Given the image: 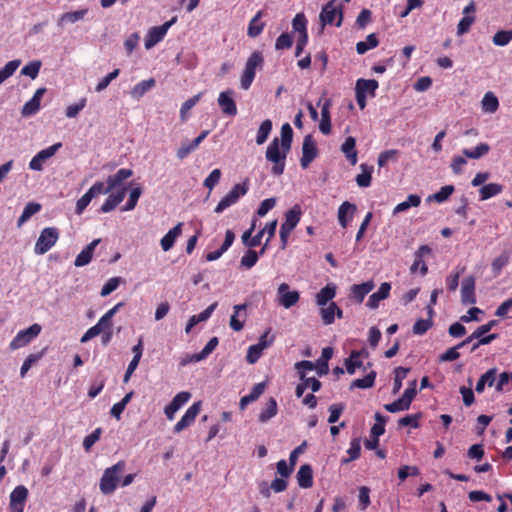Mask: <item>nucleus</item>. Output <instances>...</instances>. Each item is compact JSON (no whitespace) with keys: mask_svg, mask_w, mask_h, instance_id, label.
<instances>
[{"mask_svg":"<svg viewBox=\"0 0 512 512\" xmlns=\"http://www.w3.org/2000/svg\"><path fill=\"white\" fill-rule=\"evenodd\" d=\"M182 233V223H178L175 227L170 229L161 239L160 244L163 251H169L173 246L178 236Z\"/></svg>","mask_w":512,"mask_h":512,"instance_id":"obj_32","label":"nucleus"},{"mask_svg":"<svg viewBox=\"0 0 512 512\" xmlns=\"http://www.w3.org/2000/svg\"><path fill=\"white\" fill-rule=\"evenodd\" d=\"M271 130H272V121L270 119L264 120L258 129L257 136H256V143L258 145L263 144L267 140Z\"/></svg>","mask_w":512,"mask_h":512,"instance_id":"obj_56","label":"nucleus"},{"mask_svg":"<svg viewBox=\"0 0 512 512\" xmlns=\"http://www.w3.org/2000/svg\"><path fill=\"white\" fill-rule=\"evenodd\" d=\"M217 305H218V303L214 302L211 305H209L205 310H203L201 313L191 316L190 319L188 320L186 327H185L186 333H189L192 330V328L195 325H197L198 323L209 319L210 316L212 315V313L214 312V310L216 309Z\"/></svg>","mask_w":512,"mask_h":512,"instance_id":"obj_28","label":"nucleus"},{"mask_svg":"<svg viewBox=\"0 0 512 512\" xmlns=\"http://www.w3.org/2000/svg\"><path fill=\"white\" fill-rule=\"evenodd\" d=\"M218 343H219L218 338L212 337L199 353H195L193 355L188 356L186 359H183L181 361V364L186 365L190 362H200V361L206 359L215 350Z\"/></svg>","mask_w":512,"mask_h":512,"instance_id":"obj_19","label":"nucleus"},{"mask_svg":"<svg viewBox=\"0 0 512 512\" xmlns=\"http://www.w3.org/2000/svg\"><path fill=\"white\" fill-rule=\"evenodd\" d=\"M421 203V198L417 194H410L407 199L395 206L393 214H398L410 209L411 207H418Z\"/></svg>","mask_w":512,"mask_h":512,"instance_id":"obj_45","label":"nucleus"},{"mask_svg":"<svg viewBox=\"0 0 512 512\" xmlns=\"http://www.w3.org/2000/svg\"><path fill=\"white\" fill-rule=\"evenodd\" d=\"M263 61V56L258 51H255L250 55L245 64V69L241 75L240 82L242 89L247 90L250 88L256 75V69L262 67Z\"/></svg>","mask_w":512,"mask_h":512,"instance_id":"obj_4","label":"nucleus"},{"mask_svg":"<svg viewBox=\"0 0 512 512\" xmlns=\"http://www.w3.org/2000/svg\"><path fill=\"white\" fill-rule=\"evenodd\" d=\"M356 212V205L348 201L343 202L338 208V221L342 228H346L353 219Z\"/></svg>","mask_w":512,"mask_h":512,"instance_id":"obj_23","label":"nucleus"},{"mask_svg":"<svg viewBox=\"0 0 512 512\" xmlns=\"http://www.w3.org/2000/svg\"><path fill=\"white\" fill-rule=\"evenodd\" d=\"M279 303L284 308L288 309L294 306L300 298L298 291H289V286L286 283H282L278 287Z\"/></svg>","mask_w":512,"mask_h":512,"instance_id":"obj_16","label":"nucleus"},{"mask_svg":"<svg viewBox=\"0 0 512 512\" xmlns=\"http://www.w3.org/2000/svg\"><path fill=\"white\" fill-rule=\"evenodd\" d=\"M45 91H46L45 88H38L35 91L33 97L28 102H26L22 108L21 113L23 116H30L39 111L40 101H41V98L44 95Z\"/></svg>","mask_w":512,"mask_h":512,"instance_id":"obj_22","label":"nucleus"},{"mask_svg":"<svg viewBox=\"0 0 512 512\" xmlns=\"http://www.w3.org/2000/svg\"><path fill=\"white\" fill-rule=\"evenodd\" d=\"M191 398V393L187 391L179 392L172 401L165 407L164 413L168 420H173L175 413L184 406Z\"/></svg>","mask_w":512,"mask_h":512,"instance_id":"obj_14","label":"nucleus"},{"mask_svg":"<svg viewBox=\"0 0 512 512\" xmlns=\"http://www.w3.org/2000/svg\"><path fill=\"white\" fill-rule=\"evenodd\" d=\"M335 309H337V304L335 302H330L328 306H321L319 313L323 324L331 325L332 323H334Z\"/></svg>","mask_w":512,"mask_h":512,"instance_id":"obj_47","label":"nucleus"},{"mask_svg":"<svg viewBox=\"0 0 512 512\" xmlns=\"http://www.w3.org/2000/svg\"><path fill=\"white\" fill-rule=\"evenodd\" d=\"M249 190V180L246 179L242 183H238L219 201L214 211L222 213L225 209L237 203L240 197L244 196Z\"/></svg>","mask_w":512,"mask_h":512,"instance_id":"obj_3","label":"nucleus"},{"mask_svg":"<svg viewBox=\"0 0 512 512\" xmlns=\"http://www.w3.org/2000/svg\"><path fill=\"white\" fill-rule=\"evenodd\" d=\"M202 403L201 401L193 403L185 412V414L181 417V419L175 424L173 430L175 433H180L185 428L192 425L201 411Z\"/></svg>","mask_w":512,"mask_h":512,"instance_id":"obj_11","label":"nucleus"},{"mask_svg":"<svg viewBox=\"0 0 512 512\" xmlns=\"http://www.w3.org/2000/svg\"><path fill=\"white\" fill-rule=\"evenodd\" d=\"M255 229V221L252 223L251 227L246 230L242 235L243 244L249 248H254L260 245L261 239L264 235V231H259L255 236H252V233Z\"/></svg>","mask_w":512,"mask_h":512,"instance_id":"obj_36","label":"nucleus"},{"mask_svg":"<svg viewBox=\"0 0 512 512\" xmlns=\"http://www.w3.org/2000/svg\"><path fill=\"white\" fill-rule=\"evenodd\" d=\"M390 290H391L390 283L383 282L380 285L378 291L370 295V297H369V299L367 301V304H366L367 307H369L370 309L378 308L379 302L381 300H384V299L389 297Z\"/></svg>","mask_w":512,"mask_h":512,"instance_id":"obj_24","label":"nucleus"},{"mask_svg":"<svg viewBox=\"0 0 512 512\" xmlns=\"http://www.w3.org/2000/svg\"><path fill=\"white\" fill-rule=\"evenodd\" d=\"M410 368L405 367H397L394 370L395 378H394V384H393V394H396L400 391L402 388V380L407 377V374L409 373Z\"/></svg>","mask_w":512,"mask_h":512,"instance_id":"obj_58","label":"nucleus"},{"mask_svg":"<svg viewBox=\"0 0 512 512\" xmlns=\"http://www.w3.org/2000/svg\"><path fill=\"white\" fill-rule=\"evenodd\" d=\"M378 88V82L375 79H358L356 82L355 92H361V94H369L372 97L375 96V91Z\"/></svg>","mask_w":512,"mask_h":512,"instance_id":"obj_37","label":"nucleus"},{"mask_svg":"<svg viewBox=\"0 0 512 512\" xmlns=\"http://www.w3.org/2000/svg\"><path fill=\"white\" fill-rule=\"evenodd\" d=\"M336 296V285L328 283L323 287L315 296V301L318 306H325L328 302Z\"/></svg>","mask_w":512,"mask_h":512,"instance_id":"obj_30","label":"nucleus"},{"mask_svg":"<svg viewBox=\"0 0 512 512\" xmlns=\"http://www.w3.org/2000/svg\"><path fill=\"white\" fill-rule=\"evenodd\" d=\"M433 325V322L431 319H418L413 327L412 331L415 335H423L425 334Z\"/></svg>","mask_w":512,"mask_h":512,"instance_id":"obj_63","label":"nucleus"},{"mask_svg":"<svg viewBox=\"0 0 512 512\" xmlns=\"http://www.w3.org/2000/svg\"><path fill=\"white\" fill-rule=\"evenodd\" d=\"M375 379H376V372L371 371L363 378L355 379L351 383V388H361V389L370 388L374 385Z\"/></svg>","mask_w":512,"mask_h":512,"instance_id":"obj_54","label":"nucleus"},{"mask_svg":"<svg viewBox=\"0 0 512 512\" xmlns=\"http://www.w3.org/2000/svg\"><path fill=\"white\" fill-rule=\"evenodd\" d=\"M337 0H330L328 3H326L319 15V19L321 21L322 27L326 25H332L334 23V20L338 16V20L335 23L336 27H340L343 20V12L341 8H337L335 5V2Z\"/></svg>","mask_w":512,"mask_h":512,"instance_id":"obj_7","label":"nucleus"},{"mask_svg":"<svg viewBox=\"0 0 512 512\" xmlns=\"http://www.w3.org/2000/svg\"><path fill=\"white\" fill-rule=\"evenodd\" d=\"M208 134V130L202 131L200 135L197 136L192 142L182 143L179 149L177 150L178 159L183 160L186 157H188V155L203 142V140L207 137Z\"/></svg>","mask_w":512,"mask_h":512,"instance_id":"obj_21","label":"nucleus"},{"mask_svg":"<svg viewBox=\"0 0 512 512\" xmlns=\"http://www.w3.org/2000/svg\"><path fill=\"white\" fill-rule=\"evenodd\" d=\"M297 482L301 488L307 489L313 485V471L310 465H301L297 472Z\"/></svg>","mask_w":512,"mask_h":512,"instance_id":"obj_31","label":"nucleus"},{"mask_svg":"<svg viewBox=\"0 0 512 512\" xmlns=\"http://www.w3.org/2000/svg\"><path fill=\"white\" fill-rule=\"evenodd\" d=\"M375 288V283L373 280H369L363 282L361 284H354L350 288V299L354 300L356 303L360 304L364 301V298L368 293H370Z\"/></svg>","mask_w":512,"mask_h":512,"instance_id":"obj_17","label":"nucleus"},{"mask_svg":"<svg viewBox=\"0 0 512 512\" xmlns=\"http://www.w3.org/2000/svg\"><path fill=\"white\" fill-rule=\"evenodd\" d=\"M278 411L277 402L273 397H270L265 404V408L259 414L258 420L261 423L269 421L271 418L276 416Z\"/></svg>","mask_w":512,"mask_h":512,"instance_id":"obj_40","label":"nucleus"},{"mask_svg":"<svg viewBox=\"0 0 512 512\" xmlns=\"http://www.w3.org/2000/svg\"><path fill=\"white\" fill-rule=\"evenodd\" d=\"M361 352L352 351L350 356L345 360L346 370L350 375H353L356 368L362 367V361L360 360Z\"/></svg>","mask_w":512,"mask_h":512,"instance_id":"obj_49","label":"nucleus"},{"mask_svg":"<svg viewBox=\"0 0 512 512\" xmlns=\"http://www.w3.org/2000/svg\"><path fill=\"white\" fill-rule=\"evenodd\" d=\"M126 188L121 187L116 193H111L104 203L102 204L100 211L102 213H109L114 210L125 198Z\"/></svg>","mask_w":512,"mask_h":512,"instance_id":"obj_20","label":"nucleus"},{"mask_svg":"<svg viewBox=\"0 0 512 512\" xmlns=\"http://www.w3.org/2000/svg\"><path fill=\"white\" fill-rule=\"evenodd\" d=\"M61 147L62 143L58 142L39 151L29 162V168L33 171H41L43 169V163L53 157Z\"/></svg>","mask_w":512,"mask_h":512,"instance_id":"obj_9","label":"nucleus"},{"mask_svg":"<svg viewBox=\"0 0 512 512\" xmlns=\"http://www.w3.org/2000/svg\"><path fill=\"white\" fill-rule=\"evenodd\" d=\"M430 253H431V248L427 245H422L416 250V252L414 254V257H415L414 262L410 267L411 273H416L417 270L419 269L420 274L422 276L427 274L428 267H427L426 263L424 262L423 257Z\"/></svg>","mask_w":512,"mask_h":512,"instance_id":"obj_18","label":"nucleus"},{"mask_svg":"<svg viewBox=\"0 0 512 512\" xmlns=\"http://www.w3.org/2000/svg\"><path fill=\"white\" fill-rule=\"evenodd\" d=\"M133 175V171L127 168L119 169L115 174L108 176L107 183L111 190L121 186V184Z\"/></svg>","mask_w":512,"mask_h":512,"instance_id":"obj_33","label":"nucleus"},{"mask_svg":"<svg viewBox=\"0 0 512 512\" xmlns=\"http://www.w3.org/2000/svg\"><path fill=\"white\" fill-rule=\"evenodd\" d=\"M379 44L377 36L372 33L366 37L365 41H360L356 44V51L358 54H365L368 50L377 47Z\"/></svg>","mask_w":512,"mask_h":512,"instance_id":"obj_48","label":"nucleus"},{"mask_svg":"<svg viewBox=\"0 0 512 512\" xmlns=\"http://www.w3.org/2000/svg\"><path fill=\"white\" fill-rule=\"evenodd\" d=\"M233 96V90H226L219 94L218 105L222 113L226 116L234 117L235 115H237V105Z\"/></svg>","mask_w":512,"mask_h":512,"instance_id":"obj_13","label":"nucleus"},{"mask_svg":"<svg viewBox=\"0 0 512 512\" xmlns=\"http://www.w3.org/2000/svg\"><path fill=\"white\" fill-rule=\"evenodd\" d=\"M347 453H348L349 457L348 458H342L341 459V463L342 464L349 463L350 461L356 460V459H358L360 457L361 443H360V439L359 438H354V439L351 440L350 447L347 450Z\"/></svg>","mask_w":512,"mask_h":512,"instance_id":"obj_51","label":"nucleus"},{"mask_svg":"<svg viewBox=\"0 0 512 512\" xmlns=\"http://www.w3.org/2000/svg\"><path fill=\"white\" fill-rule=\"evenodd\" d=\"M318 149L312 135L308 134L304 137L302 144V157L300 164L302 168H307L310 163L317 157Z\"/></svg>","mask_w":512,"mask_h":512,"instance_id":"obj_10","label":"nucleus"},{"mask_svg":"<svg viewBox=\"0 0 512 512\" xmlns=\"http://www.w3.org/2000/svg\"><path fill=\"white\" fill-rule=\"evenodd\" d=\"M490 151V146L487 143H479L473 149H463L462 153L469 159H480L483 156L487 155Z\"/></svg>","mask_w":512,"mask_h":512,"instance_id":"obj_42","label":"nucleus"},{"mask_svg":"<svg viewBox=\"0 0 512 512\" xmlns=\"http://www.w3.org/2000/svg\"><path fill=\"white\" fill-rule=\"evenodd\" d=\"M125 468V461L120 460L113 466L108 467L104 470L99 483L100 491L104 495H110L116 490L120 477L124 473Z\"/></svg>","mask_w":512,"mask_h":512,"instance_id":"obj_2","label":"nucleus"},{"mask_svg":"<svg viewBox=\"0 0 512 512\" xmlns=\"http://www.w3.org/2000/svg\"><path fill=\"white\" fill-rule=\"evenodd\" d=\"M461 301L464 305L475 304V278L474 276H468L462 281L461 285Z\"/></svg>","mask_w":512,"mask_h":512,"instance_id":"obj_15","label":"nucleus"},{"mask_svg":"<svg viewBox=\"0 0 512 512\" xmlns=\"http://www.w3.org/2000/svg\"><path fill=\"white\" fill-rule=\"evenodd\" d=\"M475 20L476 17L474 15H463L457 25V34L464 35L468 33Z\"/></svg>","mask_w":512,"mask_h":512,"instance_id":"obj_59","label":"nucleus"},{"mask_svg":"<svg viewBox=\"0 0 512 512\" xmlns=\"http://www.w3.org/2000/svg\"><path fill=\"white\" fill-rule=\"evenodd\" d=\"M259 254L255 250L249 249L241 258V265L246 269L252 268L258 261Z\"/></svg>","mask_w":512,"mask_h":512,"instance_id":"obj_61","label":"nucleus"},{"mask_svg":"<svg viewBox=\"0 0 512 512\" xmlns=\"http://www.w3.org/2000/svg\"><path fill=\"white\" fill-rule=\"evenodd\" d=\"M496 368H491L488 371H486L481 377L479 378L475 390L477 393H482L485 389V385L487 384L489 387H491L496 379Z\"/></svg>","mask_w":512,"mask_h":512,"instance_id":"obj_41","label":"nucleus"},{"mask_svg":"<svg viewBox=\"0 0 512 512\" xmlns=\"http://www.w3.org/2000/svg\"><path fill=\"white\" fill-rule=\"evenodd\" d=\"M302 215V209L299 204H295L291 209L285 213V221L281 224V227L289 229L291 231L298 225Z\"/></svg>","mask_w":512,"mask_h":512,"instance_id":"obj_25","label":"nucleus"},{"mask_svg":"<svg viewBox=\"0 0 512 512\" xmlns=\"http://www.w3.org/2000/svg\"><path fill=\"white\" fill-rule=\"evenodd\" d=\"M177 21V17H172L169 21H166L164 24L160 26H154L149 31L145 38L144 45L146 49H151L157 43L163 40L165 35L167 34L168 29L175 24Z\"/></svg>","mask_w":512,"mask_h":512,"instance_id":"obj_8","label":"nucleus"},{"mask_svg":"<svg viewBox=\"0 0 512 512\" xmlns=\"http://www.w3.org/2000/svg\"><path fill=\"white\" fill-rule=\"evenodd\" d=\"M386 411L390 413H396L399 411H405L410 408V404H408L402 397L393 401L392 403H388L384 405Z\"/></svg>","mask_w":512,"mask_h":512,"instance_id":"obj_62","label":"nucleus"},{"mask_svg":"<svg viewBox=\"0 0 512 512\" xmlns=\"http://www.w3.org/2000/svg\"><path fill=\"white\" fill-rule=\"evenodd\" d=\"M27 497L28 489L25 486L19 485L15 487L10 494L9 511L23 512Z\"/></svg>","mask_w":512,"mask_h":512,"instance_id":"obj_12","label":"nucleus"},{"mask_svg":"<svg viewBox=\"0 0 512 512\" xmlns=\"http://www.w3.org/2000/svg\"><path fill=\"white\" fill-rule=\"evenodd\" d=\"M43 356V351L39 353H33L27 356V358L24 360L21 369H20V376L23 378L26 376L27 372L31 369V367L37 363Z\"/></svg>","mask_w":512,"mask_h":512,"instance_id":"obj_57","label":"nucleus"},{"mask_svg":"<svg viewBox=\"0 0 512 512\" xmlns=\"http://www.w3.org/2000/svg\"><path fill=\"white\" fill-rule=\"evenodd\" d=\"M123 303L116 304L113 308L108 310L98 321V326L103 328V331L110 330L112 326V318L117 313Z\"/></svg>","mask_w":512,"mask_h":512,"instance_id":"obj_53","label":"nucleus"},{"mask_svg":"<svg viewBox=\"0 0 512 512\" xmlns=\"http://www.w3.org/2000/svg\"><path fill=\"white\" fill-rule=\"evenodd\" d=\"M502 190L503 186L498 183L486 184L479 189L480 200L484 201L490 199L501 193Z\"/></svg>","mask_w":512,"mask_h":512,"instance_id":"obj_43","label":"nucleus"},{"mask_svg":"<svg viewBox=\"0 0 512 512\" xmlns=\"http://www.w3.org/2000/svg\"><path fill=\"white\" fill-rule=\"evenodd\" d=\"M59 230L56 227L44 228L34 246V253L36 255H43L48 252L59 239Z\"/></svg>","mask_w":512,"mask_h":512,"instance_id":"obj_5","label":"nucleus"},{"mask_svg":"<svg viewBox=\"0 0 512 512\" xmlns=\"http://www.w3.org/2000/svg\"><path fill=\"white\" fill-rule=\"evenodd\" d=\"M42 206L36 202H29L25 207L18 218L17 225L20 227L26 221H28L34 214L38 213L41 210Z\"/></svg>","mask_w":512,"mask_h":512,"instance_id":"obj_46","label":"nucleus"},{"mask_svg":"<svg viewBox=\"0 0 512 512\" xmlns=\"http://www.w3.org/2000/svg\"><path fill=\"white\" fill-rule=\"evenodd\" d=\"M263 16V11H258L256 15L250 20L248 24L247 34L251 38L258 37L265 28V23L260 19Z\"/></svg>","mask_w":512,"mask_h":512,"instance_id":"obj_35","label":"nucleus"},{"mask_svg":"<svg viewBox=\"0 0 512 512\" xmlns=\"http://www.w3.org/2000/svg\"><path fill=\"white\" fill-rule=\"evenodd\" d=\"M362 172L356 176V182L360 187H369L372 179L373 168L366 164H361Z\"/></svg>","mask_w":512,"mask_h":512,"instance_id":"obj_52","label":"nucleus"},{"mask_svg":"<svg viewBox=\"0 0 512 512\" xmlns=\"http://www.w3.org/2000/svg\"><path fill=\"white\" fill-rule=\"evenodd\" d=\"M319 129L324 135H328L331 132L330 103L327 100L324 102L321 109Z\"/></svg>","mask_w":512,"mask_h":512,"instance_id":"obj_39","label":"nucleus"},{"mask_svg":"<svg viewBox=\"0 0 512 512\" xmlns=\"http://www.w3.org/2000/svg\"><path fill=\"white\" fill-rule=\"evenodd\" d=\"M512 40V30H500L493 36L496 46H506Z\"/></svg>","mask_w":512,"mask_h":512,"instance_id":"obj_60","label":"nucleus"},{"mask_svg":"<svg viewBox=\"0 0 512 512\" xmlns=\"http://www.w3.org/2000/svg\"><path fill=\"white\" fill-rule=\"evenodd\" d=\"M21 61L19 59L9 61L6 65L0 69V84H2L6 79L12 76L15 71L20 66Z\"/></svg>","mask_w":512,"mask_h":512,"instance_id":"obj_55","label":"nucleus"},{"mask_svg":"<svg viewBox=\"0 0 512 512\" xmlns=\"http://www.w3.org/2000/svg\"><path fill=\"white\" fill-rule=\"evenodd\" d=\"M481 105L484 112L495 113L499 108V101L492 92H487L481 101Z\"/></svg>","mask_w":512,"mask_h":512,"instance_id":"obj_44","label":"nucleus"},{"mask_svg":"<svg viewBox=\"0 0 512 512\" xmlns=\"http://www.w3.org/2000/svg\"><path fill=\"white\" fill-rule=\"evenodd\" d=\"M42 330L41 325L35 323L29 328L21 330L12 339L9 344L11 350H17L29 344L35 337H37Z\"/></svg>","mask_w":512,"mask_h":512,"instance_id":"obj_6","label":"nucleus"},{"mask_svg":"<svg viewBox=\"0 0 512 512\" xmlns=\"http://www.w3.org/2000/svg\"><path fill=\"white\" fill-rule=\"evenodd\" d=\"M41 62L40 61H32L25 65L21 69V74L25 76H29L31 79H35L40 71Z\"/></svg>","mask_w":512,"mask_h":512,"instance_id":"obj_64","label":"nucleus"},{"mask_svg":"<svg viewBox=\"0 0 512 512\" xmlns=\"http://www.w3.org/2000/svg\"><path fill=\"white\" fill-rule=\"evenodd\" d=\"M455 188L453 185H445L440 188V190L433 195H430L427 200L435 201L437 203L445 202L454 192Z\"/></svg>","mask_w":512,"mask_h":512,"instance_id":"obj_50","label":"nucleus"},{"mask_svg":"<svg viewBox=\"0 0 512 512\" xmlns=\"http://www.w3.org/2000/svg\"><path fill=\"white\" fill-rule=\"evenodd\" d=\"M341 151L345 154L351 165L357 163L356 140L354 137L349 136L345 139L344 143L341 145Z\"/></svg>","mask_w":512,"mask_h":512,"instance_id":"obj_34","label":"nucleus"},{"mask_svg":"<svg viewBox=\"0 0 512 512\" xmlns=\"http://www.w3.org/2000/svg\"><path fill=\"white\" fill-rule=\"evenodd\" d=\"M247 306L248 305L246 303H243V304H237L233 307L234 313L231 315L230 322H229V326L233 331L238 332L243 329L245 319H246V314L245 313L243 314L242 320L239 319V316H240L241 311H243V312L246 311Z\"/></svg>","mask_w":512,"mask_h":512,"instance_id":"obj_29","label":"nucleus"},{"mask_svg":"<svg viewBox=\"0 0 512 512\" xmlns=\"http://www.w3.org/2000/svg\"><path fill=\"white\" fill-rule=\"evenodd\" d=\"M155 85L156 81L154 78L142 80L132 88L130 92L131 97L134 99H140L146 92L152 89Z\"/></svg>","mask_w":512,"mask_h":512,"instance_id":"obj_38","label":"nucleus"},{"mask_svg":"<svg viewBox=\"0 0 512 512\" xmlns=\"http://www.w3.org/2000/svg\"><path fill=\"white\" fill-rule=\"evenodd\" d=\"M87 13H88L87 8L79 9L77 11L63 13L59 17V19L57 21V25L59 27H64L67 24H74L78 21L83 20L84 17L87 15Z\"/></svg>","mask_w":512,"mask_h":512,"instance_id":"obj_27","label":"nucleus"},{"mask_svg":"<svg viewBox=\"0 0 512 512\" xmlns=\"http://www.w3.org/2000/svg\"><path fill=\"white\" fill-rule=\"evenodd\" d=\"M100 242V239L93 240L90 244H88L76 257L74 261V265L76 267H82L90 263L93 257V253L95 247Z\"/></svg>","mask_w":512,"mask_h":512,"instance_id":"obj_26","label":"nucleus"},{"mask_svg":"<svg viewBox=\"0 0 512 512\" xmlns=\"http://www.w3.org/2000/svg\"><path fill=\"white\" fill-rule=\"evenodd\" d=\"M293 140V130L289 123H285L281 127V142L275 137L267 147L266 159L273 163L271 172L273 175L279 176L283 174L287 154L291 150Z\"/></svg>","mask_w":512,"mask_h":512,"instance_id":"obj_1","label":"nucleus"}]
</instances>
